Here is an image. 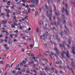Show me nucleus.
Returning a JSON list of instances; mask_svg holds the SVG:
<instances>
[{
	"label": "nucleus",
	"mask_w": 75,
	"mask_h": 75,
	"mask_svg": "<svg viewBox=\"0 0 75 75\" xmlns=\"http://www.w3.org/2000/svg\"><path fill=\"white\" fill-rule=\"evenodd\" d=\"M31 57H34V55L33 54H31Z\"/></svg>",
	"instance_id": "obj_57"
},
{
	"label": "nucleus",
	"mask_w": 75,
	"mask_h": 75,
	"mask_svg": "<svg viewBox=\"0 0 75 75\" xmlns=\"http://www.w3.org/2000/svg\"><path fill=\"white\" fill-rule=\"evenodd\" d=\"M56 64H59V62H56Z\"/></svg>",
	"instance_id": "obj_43"
},
{
	"label": "nucleus",
	"mask_w": 75,
	"mask_h": 75,
	"mask_svg": "<svg viewBox=\"0 0 75 75\" xmlns=\"http://www.w3.org/2000/svg\"><path fill=\"white\" fill-rule=\"evenodd\" d=\"M8 44H11V42H10V41H8Z\"/></svg>",
	"instance_id": "obj_62"
},
{
	"label": "nucleus",
	"mask_w": 75,
	"mask_h": 75,
	"mask_svg": "<svg viewBox=\"0 0 75 75\" xmlns=\"http://www.w3.org/2000/svg\"><path fill=\"white\" fill-rule=\"evenodd\" d=\"M3 37V35L1 34L0 35V38L1 37Z\"/></svg>",
	"instance_id": "obj_56"
},
{
	"label": "nucleus",
	"mask_w": 75,
	"mask_h": 75,
	"mask_svg": "<svg viewBox=\"0 0 75 75\" xmlns=\"http://www.w3.org/2000/svg\"><path fill=\"white\" fill-rule=\"evenodd\" d=\"M47 24H45V26L44 27V29H45V30H47Z\"/></svg>",
	"instance_id": "obj_19"
},
{
	"label": "nucleus",
	"mask_w": 75,
	"mask_h": 75,
	"mask_svg": "<svg viewBox=\"0 0 75 75\" xmlns=\"http://www.w3.org/2000/svg\"><path fill=\"white\" fill-rule=\"evenodd\" d=\"M13 41H14V42H17V40L16 39H14L13 40Z\"/></svg>",
	"instance_id": "obj_54"
},
{
	"label": "nucleus",
	"mask_w": 75,
	"mask_h": 75,
	"mask_svg": "<svg viewBox=\"0 0 75 75\" xmlns=\"http://www.w3.org/2000/svg\"><path fill=\"white\" fill-rule=\"evenodd\" d=\"M55 13L56 16H59L60 15V13L58 12H56Z\"/></svg>",
	"instance_id": "obj_16"
},
{
	"label": "nucleus",
	"mask_w": 75,
	"mask_h": 75,
	"mask_svg": "<svg viewBox=\"0 0 75 75\" xmlns=\"http://www.w3.org/2000/svg\"><path fill=\"white\" fill-rule=\"evenodd\" d=\"M14 36H15V37H17L18 36L17 35H16V34H14Z\"/></svg>",
	"instance_id": "obj_52"
},
{
	"label": "nucleus",
	"mask_w": 75,
	"mask_h": 75,
	"mask_svg": "<svg viewBox=\"0 0 75 75\" xmlns=\"http://www.w3.org/2000/svg\"><path fill=\"white\" fill-rule=\"evenodd\" d=\"M64 54H66L65 51H63L62 53H61V55L62 57L63 58L64 57Z\"/></svg>",
	"instance_id": "obj_6"
},
{
	"label": "nucleus",
	"mask_w": 75,
	"mask_h": 75,
	"mask_svg": "<svg viewBox=\"0 0 75 75\" xmlns=\"http://www.w3.org/2000/svg\"><path fill=\"white\" fill-rule=\"evenodd\" d=\"M12 73L14 74H16V71H13L12 72Z\"/></svg>",
	"instance_id": "obj_40"
},
{
	"label": "nucleus",
	"mask_w": 75,
	"mask_h": 75,
	"mask_svg": "<svg viewBox=\"0 0 75 75\" xmlns=\"http://www.w3.org/2000/svg\"><path fill=\"white\" fill-rule=\"evenodd\" d=\"M62 16L64 17V18H63V19L64 20L63 22V23L64 24H65L66 23V21L65 19V16H64V15H62Z\"/></svg>",
	"instance_id": "obj_7"
},
{
	"label": "nucleus",
	"mask_w": 75,
	"mask_h": 75,
	"mask_svg": "<svg viewBox=\"0 0 75 75\" xmlns=\"http://www.w3.org/2000/svg\"><path fill=\"white\" fill-rule=\"evenodd\" d=\"M44 54L46 56H47V51H46L44 53Z\"/></svg>",
	"instance_id": "obj_28"
},
{
	"label": "nucleus",
	"mask_w": 75,
	"mask_h": 75,
	"mask_svg": "<svg viewBox=\"0 0 75 75\" xmlns=\"http://www.w3.org/2000/svg\"><path fill=\"white\" fill-rule=\"evenodd\" d=\"M55 73L56 74H58V71H55Z\"/></svg>",
	"instance_id": "obj_55"
},
{
	"label": "nucleus",
	"mask_w": 75,
	"mask_h": 75,
	"mask_svg": "<svg viewBox=\"0 0 75 75\" xmlns=\"http://www.w3.org/2000/svg\"><path fill=\"white\" fill-rule=\"evenodd\" d=\"M45 8H46V9H47V4H45Z\"/></svg>",
	"instance_id": "obj_39"
},
{
	"label": "nucleus",
	"mask_w": 75,
	"mask_h": 75,
	"mask_svg": "<svg viewBox=\"0 0 75 75\" xmlns=\"http://www.w3.org/2000/svg\"><path fill=\"white\" fill-rule=\"evenodd\" d=\"M33 68H35V64H34L33 65Z\"/></svg>",
	"instance_id": "obj_33"
},
{
	"label": "nucleus",
	"mask_w": 75,
	"mask_h": 75,
	"mask_svg": "<svg viewBox=\"0 0 75 75\" xmlns=\"http://www.w3.org/2000/svg\"><path fill=\"white\" fill-rule=\"evenodd\" d=\"M50 15H48L47 16L49 17L50 20V21H52L51 18L52 16V7L51 6H50Z\"/></svg>",
	"instance_id": "obj_2"
},
{
	"label": "nucleus",
	"mask_w": 75,
	"mask_h": 75,
	"mask_svg": "<svg viewBox=\"0 0 75 75\" xmlns=\"http://www.w3.org/2000/svg\"><path fill=\"white\" fill-rule=\"evenodd\" d=\"M56 39L57 40V41L59 42L61 41V40H60V37H59L58 38V36H56Z\"/></svg>",
	"instance_id": "obj_9"
},
{
	"label": "nucleus",
	"mask_w": 75,
	"mask_h": 75,
	"mask_svg": "<svg viewBox=\"0 0 75 75\" xmlns=\"http://www.w3.org/2000/svg\"><path fill=\"white\" fill-rule=\"evenodd\" d=\"M67 68H68V69H69V70H71V71H72V72L73 73V70H72V67L71 68V69H69V66H67Z\"/></svg>",
	"instance_id": "obj_21"
},
{
	"label": "nucleus",
	"mask_w": 75,
	"mask_h": 75,
	"mask_svg": "<svg viewBox=\"0 0 75 75\" xmlns=\"http://www.w3.org/2000/svg\"><path fill=\"white\" fill-rule=\"evenodd\" d=\"M17 14H21V12L20 11H17Z\"/></svg>",
	"instance_id": "obj_25"
},
{
	"label": "nucleus",
	"mask_w": 75,
	"mask_h": 75,
	"mask_svg": "<svg viewBox=\"0 0 75 75\" xmlns=\"http://www.w3.org/2000/svg\"><path fill=\"white\" fill-rule=\"evenodd\" d=\"M6 35L7 36H8V32H7V31L6 30Z\"/></svg>",
	"instance_id": "obj_26"
},
{
	"label": "nucleus",
	"mask_w": 75,
	"mask_h": 75,
	"mask_svg": "<svg viewBox=\"0 0 75 75\" xmlns=\"http://www.w3.org/2000/svg\"><path fill=\"white\" fill-rule=\"evenodd\" d=\"M64 11H65L64 8L63 7V8L62 9V12L63 13H64Z\"/></svg>",
	"instance_id": "obj_18"
},
{
	"label": "nucleus",
	"mask_w": 75,
	"mask_h": 75,
	"mask_svg": "<svg viewBox=\"0 0 75 75\" xmlns=\"http://www.w3.org/2000/svg\"><path fill=\"white\" fill-rule=\"evenodd\" d=\"M65 7L66 8L65 9V11L66 13V15L67 16L69 15V11L67 10V8H68V6L67 4H65Z\"/></svg>",
	"instance_id": "obj_3"
},
{
	"label": "nucleus",
	"mask_w": 75,
	"mask_h": 75,
	"mask_svg": "<svg viewBox=\"0 0 75 75\" xmlns=\"http://www.w3.org/2000/svg\"><path fill=\"white\" fill-rule=\"evenodd\" d=\"M49 65L50 66H51L52 65V63H49Z\"/></svg>",
	"instance_id": "obj_60"
},
{
	"label": "nucleus",
	"mask_w": 75,
	"mask_h": 75,
	"mask_svg": "<svg viewBox=\"0 0 75 75\" xmlns=\"http://www.w3.org/2000/svg\"><path fill=\"white\" fill-rule=\"evenodd\" d=\"M39 2V0H34L33 1V3H35L36 4H38Z\"/></svg>",
	"instance_id": "obj_5"
},
{
	"label": "nucleus",
	"mask_w": 75,
	"mask_h": 75,
	"mask_svg": "<svg viewBox=\"0 0 75 75\" xmlns=\"http://www.w3.org/2000/svg\"><path fill=\"white\" fill-rule=\"evenodd\" d=\"M7 22V21H2L1 23H2V24H4L5 23H6Z\"/></svg>",
	"instance_id": "obj_15"
},
{
	"label": "nucleus",
	"mask_w": 75,
	"mask_h": 75,
	"mask_svg": "<svg viewBox=\"0 0 75 75\" xmlns=\"http://www.w3.org/2000/svg\"><path fill=\"white\" fill-rule=\"evenodd\" d=\"M65 29H67L68 31L69 32V30L68 28H67V26H66V25H65Z\"/></svg>",
	"instance_id": "obj_27"
},
{
	"label": "nucleus",
	"mask_w": 75,
	"mask_h": 75,
	"mask_svg": "<svg viewBox=\"0 0 75 75\" xmlns=\"http://www.w3.org/2000/svg\"><path fill=\"white\" fill-rule=\"evenodd\" d=\"M47 70H49L50 71L52 70V68H47Z\"/></svg>",
	"instance_id": "obj_32"
},
{
	"label": "nucleus",
	"mask_w": 75,
	"mask_h": 75,
	"mask_svg": "<svg viewBox=\"0 0 75 75\" xmlns=\"http://www.w3.org/2000/svg\"><path fill=\"white\" fill-rule=\"evenodd\" d=\"M27 18H28V16H25V19H27Z\"/></svg>",
	"instance_id": "obj_50"
},
{
	"label": "nucleus",
	"mask_w": 75,
	"mask_h": 75,
	"mask_svg": "<svg viewBox=\"0 0 75 75\" xmlns=\"http://www.w3.org/2000/svg\"><path fill=\"white\" fill-rule=\"evenodd\" d=\"M33 72H34L35 73H37V71H35V70H34Z\"/></svg>",
	"instance_id": "obj_59"
},
{
	"label": "nucleus",
	"mask_w": 75,
	"mask_h": 75,
	"mask_svg": "<svg viewBox=\"0 0 75 75\" xmlns=\"http://www.w3.org/2000/svg\"><path fill=\"white\" fill-rule=\"evenodd\" d=\"M43 8H44V11H46V9H45V8H44V7L42 6V8H40L39 9V10L40 11V12H41V9H43Z\"/></svg>",
	"instance_id": "obj_10"
},
{
	"label": "nucleus",
	"mask_w": 75,
	"mask_h": 75,
	"mask_svg": "<svg viewBox=\"0 0 75 75\" xmlns=\"http://www.w3.org/2000/svg\"><path fill=\"white\" fill-rule=\"evenodd\" d=\"M41 39H43L44 41L47 40V32H46L45 34H43V35H41L40 36Z\"/></svg>",
	"instance_id": "obj_1"
},
{
	"label": "nucleus",
	"mask_w": 75,
	"mask_h": 75,
	"mask_svg": "<svg viewBox=\"0 0 75 75\" xmlns=\"http://www.w3.org/2000/svg\"><path fill=\"white\" fill-rule=\"evenodd\" d=\"M22 62L23 63V64H25L26 63V62L23 61H22Z\"/></svg>",
	"instance_id": "obj_37"
},
{
	"label": "nucleus",
	"mask_w": 75,
	"mask_h": 75,
	"mask_svg": "<svg viewBox=\"0 0 75 75\" xmlns=\"http://www.w3.org/2000/svg\"><path fill=\"white\" fill-rule=\"evenodd\" d=\"M71 61H72L71 62V66L73 67V69H74L75 67V66L74 65V62H73L74 59H71Z\"/></svg>",
	"instance_id": "obj_4"
},
{
	"label": "nucleus",
	"mask_w": 75,
	"mask_h": 75,
	"mask_svg": "<svg viewBox=\"0 0 75 75\" xmlns=\"http://www.w3.org/2000/svg\"><path fill=\"white\" fill-rule=\"evenodd\" d=\"M0 64H3V61H0Z\"/></svg>",
	"instance_id": "obj_42"
},
{
	"label": "nucleus",
	"mask_w": 75,
	"mask_h": 75,
	"mask_svg": "<svg viewBox=\"0 0 75 75\" xmlns=\"http://www.w3.org/2000/svg\"><path fill=\"white\" fill-rule=\"evenodd\" d=\"M40 25H42V24H44V22L42 20H41L40 22Z\"/></svg>",
	"instance_id": "obj_13"
},
{
	"label": "nucleus",
	"mask_w": 75,
	"mask_h": 75,
	"mask_svg": "<svg viewBox=\"0 0 75 75\" xmlns=\"http://www.w3.org/2000/svg\"><path fill=\"white\" fill-rule=\"evenodd\" d=\"M4 47H7V45H6V44H4Z\"/></svg>",
	"instance_id": "obj_35"
},
{
	"label": "nucleus",
	"mask_w": 75,
	"mask_h": 75,
	"mask_svg": "<svg viewBox=\"0 0 75 75\" xmlns=\"http://www.w3.org/2000/svg\"><path fill=\"white\" fill-rule=\"evenodd\" d=\"M30 47H31V48H33V47H34V46H33V44H31L30 45Z\"/></svg>",
	"instance_id": "obj_31"
},
{
	"label": "nucleus",
	"mask_w": 75,
	"mask_h": 75,
	"mask_svg": "<svg viewBox=\"0 0 75 75\" xmlns=\"http://www.w3.org/2000/svg\"><path fill=\"white\" fill-rule=\"evenodd\" d=\"M72 48H73V49L72 50V53H73L75 55V52H74L75 48L74 47H72Z\"/></svg>",
	"instance_id": "obj_11"
},
{
	"label": "nucleus",
	"mask_w": 75,
	"mask_h": 75,
	"mask_svg": "<svg viewBox=\"0 0 75 75\" xmlns=\"http://www.w3.org/2000/svg\"><path fill=\"white\" fill-rule=\"evenodd\" d=\"M6 31H5L4 30L2 31V33H6Z\"/></svg>",
	"instance_id": "obj_47"
},
{
	"label": "nucleus",
	"mask_w": 75,
	"mask_h": 75,
	"mask_svg": "<svg viewBox=\"0 0 75 75\" xmlns=\"http://www.w3.org/2000/svg\"><path fill=\"white\" fill-rule=\"evenodd\" d=\"M18 67H21V64H19L18 65Z\"/></svg>",
	"instance_id": "obj_41"
},
{
	"label": "nucleus",
	"mask_w": 75,
	"mask_h": 75,
	"mask_svg": "<svg viewBox=\"0 0 75 75\" xmlns=\"http://www.w3.org/2000/svg\"><path fill=\"white\" fill-rule=\"evenodd\" d=\"M51 0V3L52 4L54 2L53 0Z\"/></svg>",
	"instance_id": "obj_63"
},
{
	"label": "nucleus",
	"mask_w": 75,
	"mask_h": 75,
	"mask_svg": "<svg viewBox=\"0 0 75 75\" xmlns=\"http://www.w3.org/2000/svg\"><path fill=\"white\" fill-rule=\"evenodd\" d=\"M66 62H68V63L69 62L68 60L67 59H66Z\"/></svg>",
	"instance_id": "obj_45"
},
{
	"label": "nucleus",
	"mask_w": 75,
	"mask_h": 75,
	"mask_svg": "<svg viewBox=\"0 0 75 75\" xmlns=\"http://www.w3.org/2000/svg\"><path fill=\"white\" fill-rule=\"evenodd\" d=\"M13 24L14 25H17V24H16V23H14Z\"/></svg>",
	"instance_id": "obj_53"
},
{
	"label": "nucleus",
	"mask_w": 75,
	"mask_h": 75,
	"mask_svg": "<svg viewBox=\"0 0 75 75\" xmlns=\"http://www.w3.org/2000/svg\"><path fill=\"white\" fill-rule=\"evenodd\" d=\"M37 14H38V12H36L35 13V17H36V16H37Z\"/></svg>",
	"instance_id": "obj_29"
},
{
	"label": "nucleus",
	"mask_w": 75,
	"mask_h": 75,
	"mask_svg": "<svg viewBox=\"0 0 75 75\" xmlns=\"http://www.w3.org/2000/svg\"><path fill=\"white\" fill-rule=\"evenodd\" d=\"M53 18L54 19V20H55V19H56L55 16H54Z\"/></svg>",
	"instance_id": "obj_64"
},
{
	"label": "nucleus",
	"mask_w": 75,
	"mask_h": 75,
	"mask_svg": "<svg viewBox=\"0 0 75 75\" xmlns=\"http://www.w3.org/2000/svg\"><path fill=\"white\" fill-rule=\"evenodd\" d=\"M63 32H62V31H61L60 36L62 38L63 37Z\"/></svg>",
	"instance_id": "obj_17"
},
{
	"label": "nucleus",
	"mask_w": 75,
	"mask_h": 75,
	"mask_svg": "<svg viewBox=\"0 0 75 75\" xmlns=\"http://www.w3.org/2000/svg\"><path fill=\"white\" fill-rule=\"evenodd\" d=\"M62 45H62L59 44V45L60 47L61 48V47H64L65 46L64 45V43H62Z\"/></svg>",
	"instance_id": "obj_14"
},
{
	"label": "nucleus",
	"mask_w": 75,
	"mask_h": 75,
	"mask_svg": "<svg viewBox=\"0 0 75 75\" xmlns=\"http://www.w3.org/2000/svg\"><path fill=\"white\" fill-rule=\"evenodd\" d=\"M54 69L53 68H52V70H52L53 71L52 72V73H53L54 72Z\"/></svg>",
	"instance_id": "obj_34"
},
{
	"label": "nucleus",
	"mask_w": 75,
	"mask_h": 75,
	"mask_svg": "<svg viewBox=\"0 0 75 75\" xmlns=\"http://www.w3.org/2000/svg\"><path fill=\"white\" fill-rule=\"evenodd\" d=\"M50 57H51V59L52 60H53V58L52 57V56H51V55L50 54Z\"/></svg>",
	"instance_id": "obj_36"
},
{
	"label": "nucleus",
	"mask_w": 75,
	"mask_h": 75,
	"mask_svg": "<svg viewBox=\"0 0 75 75\" xmlns=\"http://www.w3.org/2000/svg\"><path fill=\"white\" fill-rule=\"evenodd\" d=\"M22 51L23 52H24V49L23 48L22 49Z\"/></svg>",
	"instance_id": "obj_44"
},
{
	"label": "nucleus",
	"mask_w": 75,
	"mask_h": 75,
	"mask_svg": "<svg viewBox=\"0 0 75 75\" xmlns=\"http://www.w3.org/2000/svg\"><path fill=\"white\" fill-rule=\"evenodd\" d=\"M64 32L66 34H67V30H64Z\"/></svg>",
	"instance_id": "obj_38"
},
{
	"label": "nucleus",
	"mask_w": 75,
	"mask_h": 75,
	"mask_svg": "<svg viewBox=\"0 0 75 75\" xmlns=\"http://www.w3.org/2000/svg\"><path fill=\"white\" fill-rule=\"evenodd\" d=\"M54 51H56V54H59V52L58 51L57 48L56 47H55V48L54 49Z\"/></svg>",
	"instance_id": "obj_8"
},
{
	"label": "nucleus",
	"mask_w": 75,
	"mask_h": 75,
	"mask_svg": "<svg viewBox=\"0 0 75 75\" xmlns=\"http://www.w3.org/2000/svg\"><path fill=\"white\" fill-rule=\"evenodd\" d=\"M59 72L61 74H63V72L62 71H59Z\"/></svg>",
	"instance_id": "obj_61"
},
{
	"label": "nucleus",
	"mask_w": 75,
	"mask_h": 75,
	"mask_svg": "<svg viewBox=\"0 0 75 75\" xmlns=\"http://www.w3.org/2000/svg\"><path fill=\"white\" fill-rule=\"evenodd\" d=\"M67 47H68V48H69V49L70 48V46L69 45H67Z\"/></svg>",
	"instance_id": "obj_46"
},
{
	"label": "nucleus",
	"mask_w": 75,
	"mask_h": 75,
	"mask_svg": "<svg viewBox=\"0 0 75 75\" xmlns=\"http://www.w3.org/2000/svg\"><path fill=\"white\" fill-rule=\"evenodd\" d=\"M4 14L3 13H2L1 14V16H4Z\"/></svg>",
	"instance_id": "obj_49"
},
{
	"label": "nucleus",
	"mask_w": 75,
	"mask_h": 75,
	"mask_svg": "<svg viewBox=\"0 0 75 75\" xmlns=\"http://www.w3.org/2000/svg\"><path fill=\"white\" fill-rule=\"evenodd\" d=\"M26 70L25 69H22V72H25V71Z\"/></svg>",
	"instance_id": "obj_30"
},
{
	"label": "nucleus",
	"mask_w": 75,
	"mask_h": 75,
	"mask_svg": "<svg viewBox=\"0 0 75 75\" xmlns=\"http://www.w3.org/2000/svg\"><path fill=\"white\" fill-rule=\"evenodd\" d=\"M9 66H10V64H7L6 65V67H5V69H6V68H7V67H9Z\"/></svg>",
	"instance_id": "obj_20"
},
{
	"label": "nucleus",
	"mask_w": 75,
	"mask_h": 75,
	"mask_svg": "<svg viewBox=\"0 0 75 75\" xmlns=\"http://www.w3.org/2000/svg\"><path fill=\"white\" fill-rule=\"evenodd\" d=\"M53 6L54 8V11H57V9H56V7L54 5H53Z\"/></svg>",
	"instance_id": "obj_22"
},
{
	"label": "nucleus",
	"mask_w": 75,
	"mask_h": 75,
	"mask_svg": "<svg viewBox=\"0 0 75 75\" xmlns=\"http://www.w3.org/2000/svg\"><path fill=\"white\" fill-rule=\"evenodd\" d=\"M68 43H69V44L70 45L71 44V40L70 39H69V40Z\"/></svg>",
	"instance_id": "obj_23"
},
{
	"label": "nucleus",
	"mask_w": 75,
	"mask_h": 75,
	"mask_svg": "<svg viewBox=\"0 0 75 75\" xmlns=\"http://www.w3.org/2000/svg\"><path fill=\"white\" fill-rule=\"evenodd\" d=\"M39 31V30H38V29H36V32H37H37H38V33Z\"/></svg>",
	"instance_id": "obj_58"
},
{
	"label": "nucleus",
	"mask_w": 75,
	"mask_h": 75,
	"mask_svg": "<svg viewBox=\"0 0 75 75\" xmlns=\"http://www.w3.org/2000/svg\"><path fill=\"white\" fill-rule=\"evenodd\" d=\"M63 39H65L66 40H67V38L65 37L64 36L63 38Z\"/></svg>",
	"instance_id": "obj_51"
},
{
	"label": "nucleus",
	"mask_w": 75,
	"mask_h": 75,
	"mask_svg": "<svg viewBox=\"0 0 75 75\" xmlns=\"http://www.w3.org/2000/svg\"><path fill=\"white\" fill-rule=\"evenodd\" d=\"M5 49H6V50H8V49H9V47H5Z\"/></svg>",
	"instance_id": "obj_48"
},
{
	"label": "nucleus",
	"mask_w": 75,
	"mask_h": 75,
	"mask_svg": "<svg viewBox=\"0 0 75 75\" xmlns=\"http://www.w3.org/2000/svg\"><path fill=\"white\" fill-rule=\"evenodd\" d=\"M28 55L29 57H31V53H29L27 54Z\"/></svg>",
	"instance_id": "obj_24"
},
{
	"label": "nucleus",
	"mask_w": 75,
	"mask_h": 75,
	"mask_svg": "<svg viewBox=\"0 0 75 75\" xmlns=\"http://www.w3.org/2000/svg\"><path fill=\"white\" fill-rule=\"evenodd\" d=\"M66 54L67 57L69 58L70 56H69V52L68 51L67 52V53Z\"/></svg>",
	"instance_id": "obj_12"
}]
</instances>
